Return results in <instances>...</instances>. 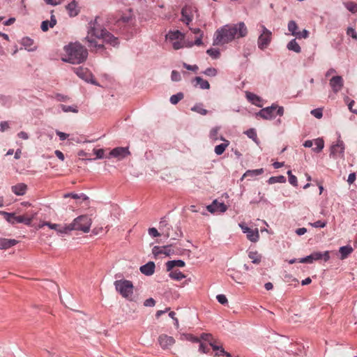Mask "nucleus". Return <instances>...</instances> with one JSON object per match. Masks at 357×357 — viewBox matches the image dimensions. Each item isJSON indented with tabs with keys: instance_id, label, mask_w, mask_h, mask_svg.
<instances>
[{
	"instance_id": "nucleus-1",
	"label": "nucleus",
	"mask_w": 357,
	"mask_h": 357,
	"mask_svg": "<svg viewBox=\"0 0 357 357\" xmlns=\"http://www.w3.org/2000/svg\"><path fill=\"white\" fill-rule=\"evenodd\" d=\"M99 16L91 20L87 25V33L84 41L87 44L91 50H103L104 45L99 43L102 40L103 43L109 44L114 47L119 44L118 38L109 33L105 28H102L98 23Z\"/></svg>"
},
{
	"instance_id": "nucleus-2",
	"label": "nucleus",
	"mask_w": 357,
	"mask_h": 357,
	"mask_svg": "<svg viewBox=\"0 0 357 357\" xmlns=\"http://www.w3.org/2000/svg\"><path fill=\"white\" fill-rule=\"evenodd\" d=\"M64 50L66 57L63 61L73 64L82 63L88 56L87 50L79 43H70L64 47Z\"/></svg>"
},
{
	"instance_id": "nucleus-3",
	"label": "nucleus",
	"mask_w": 357,
	"mask_h": 357,
	"mask_svg": "<svg viewBox=\"0 0 357 357\" xmlns=\"http://www.w3.org/2000/svg\"><path fill=\"white\" fill-rule=\"evenodd\" d=\"M230 24H226L216 30L213 36V45H223L234 40Z\"/></svg>"
},
{
	"instance_id": "nucleus-4",
	"label": "nucleus",
	"mask_w": 357,
	"mask_h": 357,
	"mask_svg": "<svg viewBox=\"0 0 357 357\" xmlns=\"http://www.w3.org/2000/svg\"><path fill=\"white\" fill-rule=\"evenodd\" d=\"M116 291L124 298L133 301L134 286L130 280L122 279L114 281Z\"/></svg>"
},
{
	"instance_id": "nucleus-5",
	"label": "nucleus",
	"mask_w": 357,
	"mask_h": 357,
	"mask_svg": "<svg viewBox=\"0 0 357 357\" xmlns=\"http://www.w3.org/2000/svg\"><path fill=\"white\" fill-rule=\"evenodd\" d=\"M91 219L88 215H80L76 218L70 225V231L77 230L87 233L90 230Z\"/></svg>"
},
{
	"instance_id": "nucleus-6",
	"label": "nucleus",
	"mask_w": 357,
	"mask_h": 357,
	"mask_svg": "<svg viewBox=\"0 0 357 357\" xmlns=\"http://www.w3.org/2000/svg\"><path fill=\"white\" fill-rule=\"evenodd\" d=\"M276 110V114L279 116H282L284 114V108L282 106H278L275 104H273L270 107H267L261 109L258 113H257V116L261 117L266 120H271L275 117V111Z\"/></svg>"
},
{
	"instance_id": "nucleus-7",
	"label": "nucleus",
	"mask_w": 357,
	"mask_h": 357,
	"mask_svg": "<svg viewBox=\"0 0 357 357\" xmlns=\"http://www.w3.org/2000/svg\"><path fill=\"white\" fill-rule=\"evenodd\" d=\"M261 33L257 39V45L260 50L266 49L270 45L272 40V32L268 30L264 25H261Z\"/></svg>"
},
{
	"instance_id": "nucleus-8",
	"label": "nucleus",
	"mask_w": 357,
	"mask_h": 357,
	"mask_svg": "<svg viewBox=\"0 0 357 357\" xmlns=\"http://www.w3.org/2000/svg\"><path fill=\"white\" fill-rule=\"evenodd\" d=\"M197 9L193 6H185L181 10V20L186 25H189L195 16L197 15Z\"/></svg>"
},
{
	"instance_id": "nucleus-9",
	"label": "nucleus",
	"mask_w": 357,
	"mask_h": 357,
	"mask_svg": "<svg viewBox=\"0 0 357 357\" xmlns=\"http://www.w3.org/2000/svg\"><path fill=\"white\" fill-rule=\"evenodd\" d=\"M234 35V39L244 38L248 35V30L245 24L243 22L236 24H229Z\"/></svg>"
},
{
	"instance_id": "nucleus-10",
	"label": "nucleus",
	"mask_w": 357,
	"mask_h": 357,
	"mask_svg": "<svg viewBox=\"0 0 357 357\" xmlns=\"http://www.w3.org/2000/svg\"><path fill=\"white\" fill-rule=\"evenodd\" d=\"M0 213L3 214L6 220L11 224L24 223L25 225H29L32 221L31 218H26L23 215L15 216L14 213L4 211H0Z\"/></svg>"
},
{
	"instance_id": "nucleus-11",
	"label": "nucleus",
	"mask_w": 357,
	"mask_h": 357,
	"mask_svg": "<svg viewBox=\"0 0 357 357\" xmlns=\"http://www.w3.org/2000/svg\"><path fill=\"white\" fill-rule=\"evenodd\" d=\"M344 144L341 139H338L335 144H333L330 149V157L333 159L338 158H344Z\"/></svg>"
},
{
	"instance_id": "nucleus-12",
	"label": "nucleus",
	"mask_w": 357,
	"mask_h": 357,
	"mask_svg": "<svg viewBox=\"0 0 357 357\" xmlns=\"http://www.w3.org/2000/svg\"><path fill=\"white\" fill-rule=\"evenodd\" d=\"M329 85L334 93L340 92L344 86V79L342 76L336 75L329 80Z\"/></svg>"
},
{
	"instance_id": "nucleus-13",
	"label": "nucleus",
	"mask_w": 357,
	"mask_h": 357,
	"mask_svg": "<svg viewBox=\"0 0 357 357\" xmlns=\"http://www.w3.org/2000/svg\"><path fill=\"white\" fill-rule=\"evenodd\" d=\"M130 153L128 147H116L109 152V155L107 158H110L113 157L118 160H122L127 155H130Z\"/></svg>"
},
{
	"instance_id": "nucleus-14",
	"label": "nucleus",
	"mask_w": 357,
	"mask_h": 357,
	"mask_svg": "<svg viewBox=\"0 0 357 357\" xmlns=\"http://www.w3.org/2000/svg\"><path fill=\"white\" fill-rule=\"evenodd\" d=\"M206 208L211 213L215 212L224 213L227 210V206L223 202H219L216 199L211 204L207 206Z\"/></svg>"
},
{
	"instance_id": "nucleus-15",
	"label": "nucleus",
	"mask_w": 357,
	"mask_h": 357,
	"mask_svg": "<svg viewBox=\"0 0 357 357\" xmlns=\"http://www.w3.org/2000/svg\"><path fill=\"white\" fill-rule=\"evenodd\" d=\"M152 252L155 256H158L159 255H165L166 256H170L171 255L174 254V251L172 249V245L167 246H154L152 249Z\"/></svg>"
},
{
	"instance_id": "nucleus-16",
	"label": "nucleus",
	"mask_w": 357,
	"mask_h": 357,
	"mask_svg": "<svg viewBox=\"0 0 357 357\" xmlns=\"http://www.w3.org/2000/svg\"><path fill=\"white\" fill-rule=\"evenodd\" d=\"M158 342L163 349H166L172 346L174 344L175 340L172 337L162 334L159 336Z\"/></svg>"
},
{
	"instance_id": "nucleus-17",
	"label": "nucleus",
	"mask_w": 357,
	"mask_h": 357,
	"mask_svg": "<svg viewBox=\"0 0 357 357\" xmlns=\"http://www.w3.org/2000/svg\"><path fill=\"white\" fill-rule=\"evenodd\" d=\"M46 225H47L50 229L56 230L59 234H67L68 232L70 231V225H57V224H52L50 222H46Z\"/></svg>"
},
{
	"instance_id": "nucleus-18",
	"label": "nucleus",
	"mask_w": 357,
	"mask_h": 357,
	"mask_svg": "<svg viewBox=\"0 0 357 357\" xmlns=\"http://www.w3.org/2000/svg\"><path fill=\"white\" fill-rule=\"evenodd\" d=\"M155 264L153 261H149L146 264L142 266L139 268L142 273L145 275L150 276L154 273L155 271Z\"/></svg>"
},
{
	"instance_id": "nucleus-19",
	"label": "nucleus",
	"mask_w": 357,
	"mask_h": 357,
	"mask_svg": "<svg viewBox=\"0 0 357 357\" xmlns=\"http://www.w3.org/2000/svg\"><path fill=\"white\" fill-rule=\"evenodd\" d=\"M75 73L79 76L80 78L86 80V82H91L93 84H96V82L93 79H89V77H91V74L88 72L87 69L83 68L82 67H79L76 68Z\"/></svg>"
},
{
	"instance_id": "nucleus-20",
	"label": "nucleus",
	"mask_w": 357,
	"mask_h": 357,
	"mask_svg": "<svg viewBox=\"0 0 357 357\" xmlns=\"http://www.w3.org/2000/svg\"><path fill=\"white\" fill-rule=\"evenodd\" d=\"M11 190L15 195L22 196L25 195L27 190V185L23 183H17L11 187Z\"/></svg>"
},
{
	"instance_id": "nucleus-21",
	"label": "nucleus",
	"mask_w": 357,
	"mask_h": 357,
	"mask_svg": "<svg viewBox=\"0 0 357 357\" xmlns=\"http://www.w3.org/2000/svg\"><path fill=\"white\" fill-rule=\"evenodd\" d=\"M56 24V20L55 16L52 13L51 17H50V21L45 20L43 21L41 23L40 28L43 31L45 32L47 31L49 28H53Z\"/></svg>"
},
{
	"instance_id": "nucleus-22",
	"label": "nucleus",
	"mask_w": 357,
	"mask_h": 357,
	"mask_svg": "<svg viewBox=\"0 0 357 357\" xmlns=\"http://www.w3.org/2000/svg\"><path fill=\"white\" fill-rule=\"evenodd\" d=\"M17 243L18 241L15 239L0 238V250L8 249Z\"/></svg>"
},
{
	"instance_id": "nucleus-23",
	"label": "nucleus",
	"mask_w": 357,
	"mask_h": 357,
	"mask_svg": "<svg viewBox=\"0 0 357 357\" xmlns=\"http://www.w3.org/2000/svg\"><path fill=\"white\" fill-rule=\"evenodd\" d=\"M166 38L169 40L171 43L173 41L183 40L184 35L179 31H170L166 36Z\"/></svg>"
},
{
	"instance_id": "nucleus-24",
	"label": "nucleus",
	"mask_w": 357,
	"mask_h": 357,
	"mask_svg": "<svg viewBox=\"0 0 357 357\" xmlns=\"http://www.w3.org/2000/svg\"><path fill=\"white\" fill-rule=\"evenodd\" d=\"M220 139L224 142L215 147L214 151L218 155H222L229 145V142L225 139L222 136H220Z\"/></svg>"
},
{
	"instance_id": "nucleus-25",
	"label": "nucleus",
	"mask_w": 357,
	"mask_h": 357,
	"mask_svg": "<svg viewBox=\"0 0 357 357\" xmlns=\"http://www.w3.org/2000/svg\"><path fill=\"white\" fill-rule=\"evenodd\" d=\"M66 9L70 17H75L78 15L79 10L77 7V3L75 1H73L66 6Z\"/></svg>"
},
{
	"instance_id": "nucleus-26",
	"label": "nucleus",
	"mask_w": 357,
	"mask_h": 357,
	"mask_svg": "<svg viewBox=\"0 0 357 357\" xmlns=\"http://www.w3.org/2000/svg\"><path fill=\"white\" fill-rule=\"evenodd\" d=\"M314 261L324 260L327 261L330 259L329 251L321 252H312Z\"/></svg>"
},
{
	"instance_id": "nucleus-27",
	"label": "nucleus",
	"mask_w": 357,
	"mask_h": 357,
	"mask_svg": "<svg viewBox=\"0 0 357 357\" xmlns=\"http://www.w3.org/2000/svg\"><path fill=\"white\" fill-rule=\"evenodd\" d=\"M175 266L183 267L185 266V262L183 260H172L168 261L166 263V267L167 271H171Z\"/></svg>"
},
{
	"instance_id": "nucleus-28",
	"label": "nucleus",
	"mask_w": 357,
	"mask_h": 357,
	"mask_svg": "<svg viewBox=\"0 0 357 357\" xmlns=\"http://www.w3.org/2000/svg\"><path fill=\"white\" fill-rule=\"evenodd\" d=\"M264 173V169L261 168V169H249V170H247L243 175V176L241 177V180H243L244 178H246V177H255V176H257L259 175H261V174Z\"/></svg>"
},
{
	"instance_id": "nucleus-29",
	"label": "nucleus",
	"mask_w": 357,
	"mask_h": 357,
	"mask_svg": "<svg viewBox=\"0 0 357 357\" xmlns=\"http://www.w3.org/2000/svg\"><path fill=\"white\" fill-rule=\"evenodd\" d=\"M22 45L29 52L36 50V47H32L33 45V40L29 37H24L22 39Z\"/></svg>"
},
{
	"instance_id": "nucleus-30",
	"label": "nucleus",
	"mask_w": 357,
	"mask_h": 357,
	"mask_svg": "<svg viewBox=\"0 0 357 357\" xmlns=\"http://www.w3.org/2000/svg\"><path fill=\"white\" fill-rule=\"evenodd\" d=\"M194 82H195V86L199 85L202 89H208L210 88L208 82L200 77H196Z\"/></svg>"
},
{
	"instance_id": "nucleus-31",
	"label": "nucleus",
	"mask_w": 357,
	"mask_h": 357,
	"mask_svg": "<svg viewBox=\"0 0 357 357\" xmlns=\"http://www.w3.org/2000/svg\"><path fill=\"white\" fill-rule=\"evenodd\" d=\"M287 47L289 50L293 51L296 53H300L301 52V48L298 43L296 42V39L291 40L288 43Z\"/></svg>"
},
{
	"instance_id": "nucleus-32",
	"label": "nucleus",
	"mask_w": 357,
	"mask_h": 357,
	"mask_svg": "<svg viewBox=\"0 0 357 357\" xmlns=\"http://www.w3.org/2000/svg\"><path fill=\"white\" fill-rule=\"evenodd\" d=\"M247 238L250 241L255 243L258 241L259 238V234L257 229H252L246 234Z\"/></svg>"
},
{
	"instance_id": "nucleus-33",
	"label": "nucleus",
	"mask_w": 357,
	"mask_h": 357,
	"mask_svg": "<svg viewBox=\"0 0 357 357\" xmlns=\"http://www.w3.org/2000/svg\"><path fill=\"white\" fill-rule=\"evenodd\" d=\"M340 253L341 259H346L353 251V248L350 245L340 247Z\"/></svg>"
},
{
	"instance_id": "nucleus-34",
	"label": "nucleus",
	"mask_w": 357,
	"mask_h": 357,
	"mask_svg": "<svg viewBox=\"0 0 357 357\" xmlns=\"http://www.w3.org/2000/svg\"><path fill=\"white\" fill-rule=\"evenodd\" d=\"M169 276L170 278L177 281H180L185 278V275L178 270H172Z\"/></svg>"
},
{
	"instance_id": "nucleus-35",
	"label": "nucleus",
	"mask_w": 357,
	"mask_h": 357,
	"mask_svg": "<svg viewBox=\"0 0 357 357\" xmlns=\"http://www.w3.org/2000/svg\"><path fill=\"white\" fill-rule=\"evenodd\" d=\"M248 257L253 264H259L261 262V256L257 251L249 252Z\"/></svg>"
},
{
	"instance_id": "nucleus-36",
	"label": "nucleus",
	"mask_w": 357,
	"mask_h": 357,
	"mask_svg": "<svg viewBox=\"0 0 357 357\" xmlns=\"http://www.w3.org/2000/svg\"><path fill=\"white\" fill-rule=\"evenodd\" d=\"M315 147L312 149V151L316 153L321 152L324 147V142L322 138H317L314 140Z\"/></svg>"
},
{
	"instance_id": "nucleus-37",
	"label": "nucleus",
	"mask_w": 357,
	"mask_h": 357,
	"mask_svg": "<svg viewBox=\"0 0 357 357\" xmlns=\"http://www.w3.org/2000/svg\"><path fill=\"white\" fill-rule=\"evenodd\" d=\"M210 345H211V347H212L213 350L218 351V352L215 354V356H226L227 357H231V354L225 351L222 347H219L211 342L210 343Z\"/></svg>"
},
{
	"instance_id": "nucleus-38",
	"label": "nucleus",
	"mask_w": 357,
	"mask_h": 357,
	"mask_svg": "<svg viewBox=\"0 0 357 357\" xmlns=\"http://www.w3.org/2000/svg\"><path fill=\"white\" fill-rule=\"evenodd\" d=\"M246 98L252 104L256 105L257 106H260L258 104V102L261 101V98L255 93H252L251 92H246Z\"/></svg>"
},
{
	"instance_id": "nucleus-39",
	"label": "nucleus",
	"mask_w": 357,
	"mask_h": 357,
	"mask_svg": "<svg viewBox=\"0 0 357 357\" xmlns=\"http://www.w3.org/2000/svg\"><path fill=\"white\" fill-rule=\"evenodd\" d=\"M220 129V127L216 126V127L213 128L211 130L210 133H209V137L211 140L217 141L218 139L220 138V137H219Z\"/></svg>"
},
{
	"instance_id": "nucleus-40",
	"label": "nucleus",
	"mask_w": 357,
	"mask_h": 357,
	"mask_svg": "<svg viewBox=\"0 0 357 357\" xmlns=\"http://www.w3.org/2000/svg\"><path fill=\"white\" fill-rule=\"evenodd\" d=\"M286 182V178L284 176H271L269 178L268 183L269 184H273L276 183H283Z\"/></svg>"
},
{
	"instance_id": "nucleus-41",
	"label": "nucleus",
	"mask_w": 357,
	"mask_h": 357,
	"mask_svg": "<svg viewBox=\"0 0 357 357\" xmlns=\"http://www.w3.org/2000/svg\"><path fill=\"white\" fill-rule=\"evenodd\" d=\"M345 8L351 13H357V3L353 1H347L344 3Z\"/></svg>"
},
{
	"instance_id": "nucleus-42",
	"label": "nucleus",
	"mask_w": 357,
	"mask_h": 357,
	"mask_svg": "<svg viewBox=\"0 0 357 357\" xmlns=\"http://www.w3.org/2000/svg\"><path fill=\"white\" fill-rule=\"evenodd\" d=\"M250 139H252L255 142L258 143L257 132L255 128H250L244 132Z\"/></svg>"
},
{
	"instance_id": "nucleus-43",
	"label": "nucleus",
	"mask_w": 357,
	"mask_h": 357,
	"mask_svg": "<svg viewBox=\"0 0 357 357\" xmlns=\"http://www.w3.org/2000/svg\"><path fill=\"white\" fill-rule=\"evenodd\" d=\"M63 112H73V113H77L78 109L77 107L75 105L73 106H68L65 105H60L59 106Z\"/></svg>"
},
{
	"instance_id": "nucleus-44",
	"label": "nucleus",
	"mask_w": 357,
	"mask_h": 357,
	"mask_svg": "<svg viewBox=\"0 0 357 357\" xmlns=\"http://www.w3.org/2000/svg\"><path fill=\"white\" fill-rule=\"evenodd\" d=\"M288 30L291 32V35L294 36L297 33L298 26L295 21L291 20L288 23Z\"/></svg>"
},
{
	"instance_id": "nucleus-45",
	"label": "nucleus",
	"mask_w": 357,
	"mask_h": 357,
	"mask_svg": "<svg viewBox=\"0 0 357 357\" xmlns=\"http://www.w3.org/2000/svg\"><path fill=\"white\" fill-rule=\"evenodd\" d=\"M191 110L202 115H206L208 113V111L202 107V104H196L191 108Z\"/></svg>"
},
{
	"instance_id": "nucleus-46",
	"label": "nucleus",
	"mask_w": 357,
	"mask_h": 357,
	"mask_svg": "<svg viewBox=\"0 0 357 357\" xmlns=\"http://www.w3.org/2000/svg\"><path fill=\"white\" fill-rule=\"evenodd\" d=\"M183 93L181 92H179L176 94L172 95L170 97V102L173 105L177 104L183 98Z\"/></svg>"
},
{
	"instance_id": "nucleus-47",
	"label": "nucleus",
	"mask_w": 357,
	"mask_h": 357,
	"mask_svg": "<svg viewBox=\"0 0 357 357\" xmlns=\"http://www.w3.org/2000/svg\"><path fill=\"white\" fill-rule=\"evenodd\" d=\"M63 197L65 198L72 197L73 199H82L84 200L88 199V197L83 193H82L80 195L75 194V193H67V194H65L63 195Z\"/></svg>"
},
{
	"instance_id": "nucleus-48",
	"label": "nucleus",
	"mask_w": 357,
	"mask_h": 357,
	"mask_svg": "<svg viewBox=\"0 0 357 357\" xmlns=\"http://www.w3.org/2000/svg\"><path fill=\"white\" fill-rule=\"evenodd\" d=\"M206 53L213 59H218L220 57V52L218 49L211 48L206 51Z\"/></svg>"
},
{
	"instance_id": "nucleus-49",
	"label": "nucleus",
	"mask_w": 357,
	"mask_h": 357,
	"mask_svg": "<svg viewBox=\"0 0 357 357\" xmlns=\"http://www.w3.org/2000/svg\"><path fill=\"white\" fill-rule=\"evenodd\" d=\"M287 174L289 176V182L293 186L296 187L298 185L297 178L294 175L291 174V171L289 170L287 172Z\"/></svg>"
},
{
	"instance_id": "nucleus-50",
	"label": "nucleus",
	"mask_w": 357,
	"mask_h": 357,
	"mask_svg": "<svg viewBox=\"0 0 357 357\" xmlns=\"http://www.w3.org/2000/svg\"><path fill=\"white\" fill-rule=\"evenodd\" d=\"M310 114L317 119H321L323 116L322 108H317L311 110Z\"/></svg>"
},
{
	"instance_id": "nucleus-51",
	"label": "nucleus",
	"mask_w": 357,
	"mask_h": 357,
	"mask_svg": "<svg viewBox=\"0 0 357 357\" xmlns=\"http://www.w3.org/2000/svg\"><path fill=\"white\" fill-rule=\"evenodd\" d=\"M314 261L312 253L305 257H303L298 259L299 263H309L312 264Z\"/></svg>"
},
{
	"instance_id": "nucleus-52",
	"label": "nucleus",
	"mask_w": 357,
	"mask_h": 357,
	"mask_svg": "<svg viewBox=\"0 0 357 357\" xmlns=\"http://www.w3.org/2000/svg\"><path fill=\"white\" fill-rule=\"evenodd\" d=\"M204 73L209 77H215L217 75L218 71L214 68H208L204 70Z\"/></svg>"
},
{
	"instance_id": "nucleus-53",
	"label": "nucleus",
	"mask_w": 357,
	"mask_h": 357,
	"mask_svg": "<svg viewBox=\"0 0 357 357\" xmlns=\"http://www.w3.org/2000/svg\"><path fill=\"white\" fill-rule=\"evenodd\" d=\"M295 36L298 38H307L309 36V31L306 29H303L302 31H297Z\"/></svg>"
},
{
	"instance_id": "nucleus-54",
	"label": "nucleus",
	"mask_w": 357,
	"mask_h": 357,
	"mask_svg": "<svg viewBox=\"0 0 357 357\" xmlns=\"http://www.w3.org/2000/svg\"><path fill=\"white\" fill-rule=\"evenodd\" d=\"M327 222L326 221L318 220L310 225L315 228H324L326 226Z\"/></svg>"
},
{
	"instance_id": "nucleus-55",
	"label": "nucleus",
	"mask_w": 357,
	"mask_h": 357,
	"mask_svg": "<svg viewBox=\"0 0 357 357\" xmlns=\"http://www.w3.org/2000/svg\"><path fill=\"white\" fill-rule=\"evenodd\" d=\"M171 79L173 82H178L181 79L180 73L176 70H172L171 74Z\"/></svg>"
},
{
	"instance_id": "nucleus-56",
	"label": "nucleus",
	"mask_w": 357,
	"mask_h": 357,
	"mask_svg": "<svg viewBox=\"0 0 357 357\" xmlns=\"http://www.w3.org/2000/svg\"><path fill=\"white\" fill-rule=\"evenodd\" d=\"M347 34L351 36L354 40H357V33L352 27H348L347 29Z\"/></svg>"
},
{
	"instance_id": "nucleus-57",
	"label": "nucleus",
	"mask_w": 357,
	"mask_h": 357,
	"mask_svg": "<svg viewBox=\"0 0 357 357\" xmlns=\"http://www.w3.org/2000/svg\"><path fill=\"white\" fill-rule=\"evenodd\" d=\"M218 301L222 305H226L228 303L227 298L224 294H218L216 296Z\"/></svg>"
},
{
	"instance_id": "nucleus-58",
	"label": "nucleus",
	"mask_w": 357,
	"mask_h": 357,
	"mask_svg": "<svg viewBox=\"0 0 357 357\" xmlns=\"http://www.w3.org/2000/svg\"><path fill=\"white\" fill-rule=\"evenodd\" d=\"M349 98H348V97H346V98H344V101H345L346 102H349V103H348V107H349V109L351 112H353V113H354V114H357V109H354L352 108V107H353V105H354V102H354V100H351V101H349Z\"/></svg>"
},
{
	"instance_id": "nucleus-59",
	"label": "nucleus",
	"mask_w": 357,
	"mask_h": 357,
	"mask_svg": "<svg viewBox=\"0 0 357 357\" xmlns=\"http://www.w3.org/2000/svg\"><path fill=\"white\" fill-rule=\"evenodd\" d=\"M183 40H178L172 42L173 48L174 50H179V49L182 48L183 47Z\"/></svg>"
},
{
	"instance_id": "nucleus-60",
	"label": "nucleus",
	"mask_w": 357,
	"mask_h": 357,
	"mask_svg": "<svg viewBox=\"0 0 357 357\" xmlns=\"http://www.w3.org/2000/svg\"><path fill=\"white\" fill-rule=\"evenodd\" d=\"M93 153L96 155L97 159H102L104 157L105 151L102 149H93Z\"/></svg>"
},
{
	"instance_id": "nucleus-61",
	"label": "nucleus",
	"mask_w": 357,
	"mask_h": 357,
	"mask_svg": "<svg viewBox=\"0 0 357 357\" xmlns=\"http://www.w3.org/2000/svg\"><path fill=\"white\" fill-rule=\"evenodd\" d=\"M148 232L149 234L153 237H158L160 236V234L155 227L149 228Z\"/></svg>"
},
{
	"instance_id": "nucleus-62",
	"label": "nucleus",
	"mask_w": 357,
	"mask_h": 357,
	"mask_svg": "<svg viewBox=\"0 0 357 357\" xmlns=\"http://www.w3.org/2000/svg\"><path fill=\"white\" fill-rule=\"evenodd\" d=\"M56 134L57 136H59L60 140H61V141H63V140L66 139L68 137V136H69L68 134L63 132L59 131V130H56Z\"/></svg>"
},
{
	"instance_id": "nucleus-63",
	"label": "nucleus",
	"mask_w": 357,
	"mask_h": 357,
	"mask_svg": "<svg viewBox=\"0 0 357 357\" xmlns=\"http://www.w3.org/2000/svg\"><path fill=\"white\" fill-rule=\"evenodd\" d=\"M9 123L8 121H1L0 123V131L1 132H4L6 130H7L8 128H9Z\"/></svg>"
},
{
	"instance_id": "nucleus-64",
	"label": "nucleus",
	"mask_w": 357,
	"mask_h": 357,
	"mask_svg": "<svg viewBox=\"0 0 357 357\" xmlns=\"http://www.w3.org/2000/svg\"><path fill=\"white\" fill-rule=\"evenodd\" d=\"M155 304V301L153 298H150L144 301V305L146 307H153Z\"/></svg>"
}]
</instances>
